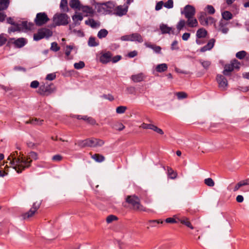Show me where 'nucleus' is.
I'll return each mask as SVG.
<instances>
[{"label": "nucleus", "instance_id": "f257e3e1", "mask_svg": "<svg viewBox=\"0 0 249 249\" xmlns=\"http://www.w3.org/2000/svg\"><path fill=\"white\" fill-rule=\"evenodd\" d=\"M37 159L38 154L35 152L31 151L27 157H25L22 153L16 151L11 153L7 158V162L17 173H20L30 166L33 160H36Z\"/></svg>", "mask_w": 249, "mask_h": 249}, {"label": "nucleus", "instance_id": "f03ea898", "mask_svg": "<svg viewBox=\"0 0 249 249\" xmlns=\"http://www.w3.org/2000/svg\"><path fill=\"white\" fill-rule=\"evenodd\" d=\"M125 201L132 206L133 210L139 212L146 211L145 208L141 204L139 198L136 196H127Z\"/></svg>", "mask_w": 249, "mask_h": 249}, {"label": "nucleus", "instance_id": "7ed1b4c3", "mask_svg": "<svg viewBox=\"0 0 249 249\" xmlns=\"http://www.w3.org/2000/svg\"><path fill=\"white\" fill-rule=\"evenodd\" d=\"M92 4L94 5L98 12L103 14H107L111 12L114 7V4L110 2L101 4L96 3L93 0Z\"/></svg>", "mask_w": 249, "mask_h": 249}, {"label": "nucleus", "instance_id": "20e7f679", "mask_svg": "<svg viewBox=\"0 0 249 249\" xmlns=\"http://www.w3.org/2000/svg\"><path fill=\"white\" fill-rule=\"evenodd\" d=\"M69 18L66 14H56L53 17V24L54 26L65 25L68 23Z\"/></svg>", "mask_w": 249, "mask_h": 249}, {"label": "nucleus", "instance_id": "39448f33", "mask_svg": "<svg viewBox=\"0 0 249 249\" xmlns=\"http://www.w3.org/2000/svg\"><path fill=\"white\" fill-rule=\"evenodd\" d=\"M53 35L52 32L49 29H42L39 30L37 33L34 34V39L38 41L44 37H49Z\"/></svg>", "mask_w": 249, "mask_h": 249}, {"label": "nucleus", "instance_id": "423d86ee", "mask_svg": "<svg viewBox=\"0 0 249 249\" xmlns=\"http://www.w3.org/2000/svg\"><path fill=\"white\" fill-rule=\"evenodd\" d=\"M49 20L47 15L45 13L37 14L35 19V22L37 26H41L47 23Z\"/></svg>", "mask_w": 249, "mask_h": 249}, {"label": "nucleus", "instance_id": "0eeeda50", "mask_svg": "<svg viewBox=\"0 0 249 249\" xmlns=\"http://www.w3.org/2000/svg\"><path fill=\"white\" fill-rule=\"evenodd\" d=\"M181 13L184 15L186 18H193L196 14V9L192 5H187L184 7Z\"/></svg>", "mask_w": 249, "mask_h": 249}, {"label": "nucleus", "instance_id": "6e6552de", "mask_svg": "<svg viewBox=\"0 0 249 249\" xmlns=\"http://www.w3.org/2000/svg\"><path fill=\"white\" fill-rule=\"evenodd\" d=\"M216 79L218 83L219 87L222 90H226L228 86V81L224 76L222 75H218Z\"/></svg>", "mask_w": 249, "mask_h": 249}, {"label": "nucleus", "instance_id": "1a4fd4ad", "mask_svg": "<svg viewBox=\"0 0 249 249\" xmlns=\"http://www.w3.org/2000/svg\"><path fill=\"white\" fill-rule=\"evenodd\" d=\"M112 54L110 52H107L101 54L100 61L103 64H107L111 61Z\"/></svg>", "mask_w": 249, "mask_h": 249}, {"label": "nucleus", "instance_id": "9d476101", "mask_svg": "<svg viewBox=\"0 0 249 249\" xmlns=\"http://www.w3.org/2000/svg\"><path fill=\"white\" fill-rule=\"evenodd\" d=\"M145 78V76L142 72L133 74L131 76V77H130V79L134 83H139V82H142L144 80Z\"/></svg>", "mask_w": 249, "mask_h": 249}, {"label": "nucleus", "instance_id": "9b49d317", "mask_svg": "<svg viewBox=\"0 0 249 249\" xmlns=\"http://www.w3.org/2000/svg\"><path fill=\"white\" fill-rule=\"evenodd\" d=\"M79 10L85 14L86 16H92L94 13L93 9L87 5H82Z\"/></svg>", "mask_w": 249, "mask_h": 249}, {"label": "nucleus", "instance_id": "f8f14e48", "mask_svg": "<svg viewBox=\"0 0 249 249\" xmlns=\"http://www.w3.org/2000/svg\"><path fill=\"white\" fill-rule=\"evenodd\" d=\"M127 9V6H118L115 9V13L119 16L124 15L126 13Z\"/></svg>", "mask_w": 249, "mask_h": 249}, {"label": "nucleus", "instance_id": "ddd939ff", "mask_svg": "<svg viewBox=\"0 0 249 249\" xmlns=\"http://www.w3.org/2000/svg\"><path fill=\"white\" fill-rule=\"evenodd\" d=\"M90 146L91 147L101 146L104 144V142L103 140L97 139H90Z\"/></svg>", "mask_w": 249, "mask_h": 249}, {"label": "nucleus", "instance_id": "4468645a", "mask_svg": "<svg viewBox=\"0 0 249 249\" xmlns=\"http://www.w3.org/2000/svg\"><path fill=\"white\" fill-rule=\"evenodd\" d=\"M77 119L79 120H83L86 122L87 123L91 125H94L96 124V121H95L94 119H93L91 117H88L87 116L78 115L77 116Z\"/></svg>", "mask_w": 249, "mask_h": 249}, {"label": "nucleus", "instance_id": "2eb2a0df", "mask_svg": "<svg viewBox=\"0 0 249 249\" xmlns=\"http://www.w3.org/2000/svg\"><path fill=\"white\" fill-rule=\"evenodd\" d=\"M12 42L17 47L21 48L24 46L26 43V40L24 38H19L17 39H12Z\"/></svg>", "mask_w": 249, "mask_h": 249}, {"label": "nucleus", "instance_id": "dca6fc26", "mask_svg": "<svg viewBox=\"0 0 249 249\" xmlns=\"http://www.w3.org/2000/svg\"><path fill=\"white\" fill-rule=\"evenodd\" d=\"M69 4L71 8L78 10H80L82 5L79 0H71Z\"/></svg>", "mask_w": 249, "mask_h": 249}, {"label": "nucleus", "instance_id": "f3484780", "mask_svg": "<svg viewBox=\"0 0 249 249\" xmlns=\"http://www.w3.org/2000/svg\"><path fill=\"white\" fill-rule=\"evenodd\" d=\"M187 20L186 24L189 27H196L198 26V22L196 18H186Z\"/></svg>", "mask_w": 249, "mask_h": 249}, {"label": "nucleus", "instance_id": "a211bd4d", "mask_svg": "<svg viewBox=\"0 0 249 249\" xmlns=\"http://www.w3.org/2000/svg\"><path fill=\"white\" fill-rule=\"evenodd\" d=\"M167 65L165 63H162L157 65L155 67V71L158 72H163L167 71Z\"/></svg>", "mask_w": 249, "mask_h": 249}, {"label": "nucleus", "instance_id": "6ab92c4d", "mask_svg": "<svg viewBox=\"0 0 249 249\" xmlns=\"http://www.w3.org/2000/svg\"><path fill=\"white\" fill-rule=\"evenodd\" d=\"M19 25L21 26V31L24 30H30L32 29L34 24L27 21H23L21 23H19Z\"/></svg>", "mask_w": 249, "mask_h": 249}, {"label": "nucleus", "instance_id": "aec40b11", "mask_svg": "<svg viewBox=\"0 0 249 249\" xmlns=\"http://www.w3.org/2000/svg\"><path fill=\"white\" fill-rule=\"evenodd\" d=\"M130 37L131 41H137L139 43H142L143 41L142 36L138 33L131 34Z\"/></svg>", "mask_w": 249, "mask_h": 249}, {"label": "nucleus", "instance_id": "412c9836", "mask_svg": "<svg viewBox=\"0 0 249 249\" xmlns=\"http://www.w3.org/2000/svg\"><path fill=\"white\" fill-rule=\"evenodd\" d=\"M86 24L90 26L92 28L98 27L100 26L99 22L94 20L92 18H89L85 21Z\"/></svg>", "mask_w": 249, "mask_h": 249}, {"label": "nucleus", "instance_id": "4be33fe9", "mask_svg": "<svg viewBox=\"0 0 249 249\" xmlns=\"http://www.w3.org/2000/svg\"><path fill=\"white\" fill-rule=\"evenodd\" d=\"M160 29L162 34H170V33L173 32L172 28L168 26L166 24H161L160 25Z\"/></svg>", "mask_w": 249, "mask_h": 249}, {"label": "nucleus", "instance_id": "5701e85b", "mask_svg": "<svg viewBox=\"0 0 249 249\" xmlns=\"http://www.w3.org/2000/svg\"><path fill=\"white\" fill-rule=\"evenodd\" d=\"M207 31L205 29L201 28L197 31L196 36L199 38H204L207 36Z\"/></svg>", "mask_w": 249, "mask_h": 249}, {"label": "nucleus", "instance_id": "b1692460", "mask_svg": "<svg viewBox=\"0 0 249 249\" xmlns=\"http://www.w3.org/2000/svg\"><path fill=\"white\" fill-rule=\"evenodd\" d=\"M83 16L79 13H76L75 14L72 16L73 20L77 24H79L80 22L83 20Z\"/></svg>", "mask_w": 249, "mask_h": 249}, {"label": "nucleus", "instance_id": "393cba45", "mask_svg": "<svg viewBox=\"0 0 249 249\" xmlns=\"http://www.w3.org/2000/svg\"><path fill=\"white\" fill-rule=\"evenodd\" d=\"M178 219L183 224H184L187 227L191 228V229H193L194 227L192 226L190 222L189 219L186 217H183L181 219L178 218Z\"/></svg>", "mask_w": 249, "mask_h": 249}, {"label": "nucleus", "instance_id": "a878e982", "mask_svg": "<svg viewBox=\"0 0 249 249\" xmlns=\"http://www.w3.org/2000/svg\"><path fill=\"white\" fill-rule=\"evenodd\" d=\"M21 26L19 25V24H14L12 25V26L9 28L8 32H14L16 31H21Z\"/></svg>", "mask_w": 249, "mask_h": 249}, {"label": "nucleus", "instance_id": "bb28decb", "mask_svg": "<svg viewBox=\"0 0 249 249\" xmlns=\"http://www.w3.org/2000/svg\"><path fill=\"white\" fill-rule=\"evenodd\" d=\"M233 70V67H232L231 63H230L225 66L223 73L224 75H229V73L231 72Z\"/></svg>", "mask_w": 249, "mask_h": 249}, {"label": "nucleus", "instance_id": "cd10ccee", "mask_svg": "<svg viewBox=\"0 0 249 249\" xmlns=\"http://www.w3.org/2000/svg\"><path fill=\"white\" fill-rule=\"evenodd\" d=\"M9 4V0H0V10L6 9Z\"/></svg>", "mask_w": 249, "mask_h": 249}, {"label": "nucleus", "instance_id": "c85d7f7f", "mask_svg": "<svg viewBox=\"0 0 249 249\" xmlns=\"http://www.w3.org/2000/svg\"><path fill=\"white\" fill-rule=\"evenodd\" d=\"M90 139L79 141L77 144L81 147L90 146Z\"/></svg>", "mask_w": 249, "mask_h": 249}, {"label": "nucleus", "instance_id": "c756f323", "mask_svg": "<svg viewBox=\"0 0 249 249\" xmlns=\"http://www.w3.org/2000/svg\"><path fill=\"white\" fill-rule=\"evenodd\" d=\"M99 44L98 42L96 41V39L93 37H90L88 45L90 47H95L98 46Z\"/></svg>", "mask_w": 249, "mask_h": 249}, {"label": "nucleus", "instance_id": "7c9ffc66", "mask_svg": "<svg viewBox=\"0 0 249 249\" xmlns=\"http://www.w3.org/2000/svg\"><path fill=\"white\" fill-rule=\"evenodd\" d=\"M92 158L97 162H102L105 160V157L101 155L94 154L92 156Z\"/></svg>", "mask_w": 249, "mask_h": 249}, {"label": "nucleus", "instance_id": "2f4dec72", "mask_svg": "<svg viewBox=\"0 0 249 249\" xmlns=\"http://www.w3.org/2000/svg\"><path fill=\"white\" fill-rule=\"evenodd\" d=\"M186 22L184 19L180 20L177 25V28L179 32L185 26Z\"/></svg>", "mask_w": 249, "mask_h": 249}, {"label": "nucleus", "instance_id": "473e14b6", "mask_svg": "<svg viewBox=\"0 0 249 249\" xmlns=\"http://www.w3.org/2000/svg\"><path fill=\"white\" fill-rule=\"evenodd\" d=\"M227 23H225L223 22L222 20H221L220 22V29L219 30L223 33L226 34L228 33L229 31V29L225 26Z\"/></svg>", "mask_w": 249, "mask_h": 249}, {"label": "nucleus", "instance_id": "72a5a7b5", "mask_svg": "<svg viewBox=\"0 0 249 249\" xmlns=\"http://www.w3.org/2000/svg\"><path fill=\"white\" fill-rule=\"evenodd\" d=\"M36 211H35V210H34L31 208L28 212L24 213L23 215V218L24 219L29 218L31 217H32L34 215V214L36 213Z\"/></svg>", "mask_w": 249, "mask_h": 249}, {"label": "nucleus", "instance_id": "f704fd0d", "mask_svg": "<svg viewBox=\"0 0 249 249\" xmlns=\"http://www.w3.org/2000/svg\"><path fill=\"white\" fill-rule=\"evenodd\" d=\"M108 34V31L106 29H101L99 31L97 34V36L99 38L105 37Z\"/></svg>", "mask_w": 249, "mask_h": 249}, {"label": "nucleus", "instance_id": "c9c22d12", "mask_svg": "<svg viewBox=\"0 0 249 249\" xmlns=\"http://www.w3.org/2000/svg\"><path fill=\"white\" fill-rule=\"evenodd\" d=\"M203 15V13H202L200 17L199 18V19L202 25H208L209 21H210L212 22L213 21V18L210 17V18H207L206 19H205V21H204L205 23H204L203 21L202 20Z\"/></svg>", "mask_w": 249, "mask_h": 249}, {"label": "nucleus", "instance_id": "e433bc0d", "mask_svg": "<svg viewBox=\"0 0 249 249\" xmlns=\"http://www.w3.org/2000/svg\"><path fill=\"white\" fill-rule=\"evenodd\" d=\"M168 175L171 179H175L177 177V173L171 168H168Z\"/></svg>", "mask_w": 249, "mask_h": 249}, {"label": "nucleus", "instance_id": "4c0bfd02", "mask_svg": "<svg viewBox=\"0 0 249 249\" xmlns=\"http://www.w3.org/2000/svg\"><path fill=\"white\" fill-rule=\"evenodd\" d=\"M222 18L225 20H229L232 17V14L229 11H224L222 13Z\"/></svg>", "mask_w": 249, "mask_h": 249}, {"label": "nucleus", "instance_id": "58836bf2", "mask_svg": "<svg viewBox=\"0 0 249 249\" xmlns=\"http://www.w3.org/2000/svg\"><path fill=\"white\" fill-rule=\"evenodd\" d=\"M205 184L209 187H213L214 185V182L212 178H209L204 179Z\"/></svg>", "mask_w": 249, "mask_h": 249}, {"label": "nucleus", "instance_id": "ea45409f", "mask_svg": "<svg viewBox=\"0 0 249 249\" xmlns=\"http://www.w3.org/2000/svg\"><path fill=\"white\" fill-rule=\"evenodd\" d=\"M60 7L64 11H68V2L67 0H61Z\"/></svg>", "mask_w": 249, "mask_h": 249}, {"label": "nucleus", "instance_id": "a19ab883", "mask_svg": "<svg viewBox=\"0 0 249 249\" xmlns=\"http://www.w3.org/2000/svg\"><path fill=\"white\" fill-rule=\"evenodd\" d=\"M8 160L6 162V165L5 167H4L5 170L2 172L1 170H0V177H3L4 176L8 174V170L6 169V168H8L9 167H11V165L9 164V162H7Z\"/></svg>", "mask_w": 249, "mask_h": 249}, {"label": "nucleus", "instance_id": "79ce46f5", "mask_svg": "<svg viewBox=\"0 0 249 249\" xmlns=\"http://www.w3.org/2000/svg\"><path fill=\"white\" fill-rule=\"evenodd\" d=\"M118 218L114 215H109L106 218V221L108 224L111 223L113 221L117 220Z\"/></svg>", "mask_w": 249, "mask_h": 249}, {"label": "nucleus", "instance_id": "37998d69", "mask_svg": "<svg viewBox=\"0 0 249 249\" xmlns=\"http://www.w3.org/2000/svg\"><path fill=\"white\" fill-rule=\"evenodd\" d=\"M114 127L117 130L121 131L124 128L125 126L122 123L118 122L114 124Z\"/></svg>", "mask_w": 249, "mask_h": 249}, {"label": "nucleus", "instance_id": "c03bdc74", "mask_svg": "<svg viewBox=\"0 0 249 249\" xmlns=\"http://www.w3.org/2000/svg\"><path fill=\"white\" fill-rule=\"evenodd\" d=\"M127 107L125 106H119L116 108V112L118 114H123L126 111Z\"/></svg>", "mask_w": 249, "mask_h": 249}, {"label": "nucleus", "instance_id": "a18cd8bd", "mask_svg": "<svg viewBox=\"0 0 249 249\" xmlns=\"http://www.w3.org/2000/svg\"><path fill=\"white\" fill-rule=\"evenodd\" d=\"M233 69H238L240 68V63L236 60H233L231 62Z\"/></svg>", "mask_w": 249, "mask_h": 249}, {"label": "nucleus", "instance_id": "49530a36", "mask_svg": "<svg viewBox=\"0 0 249 249\" xmlns=\"http://www.w3.org/2000/svg\"><path fill=\"white\" fill-rule=\"evenodd\" d=\"M55 90V87L52 88L51 86H47L45 88V94L46 93L51 94Z\"/></svg>", "mask_w": 249, "mask_h": 249}, {"label": "nucleus", "instance_id": "de8ad7c7", "mask_svg": "<svg viewBox=\"0 0 249 249\" xmlns=\"http://www.w3.org/2000/svg\"><path fill=\"white\" fill-rule=\"evenodd\" d=\"M74 67L76 69H81L85 67V63L83 61H80L78 63H74Z\"/></svg>", "mask_w": 249, "mask_h": 249}, {"label": "nucleus", "instance_id": "09e8293b", "mask_svg": "<svg viewBox=\"0 0 249 249\" xmlns=\"http://www.w3.org/2000/svg\"><path fill=\"white\" fill-rule=\"evenodd\" d=\"M153 125V124H148L143 123L140 126V127L143 129H150L152 130Z\"/></svg>", "mask_w": 249, "mask_h": 249}, {"label": "nucleus", "instance_id": "8fccbe9b", "mask_svg": "<svg viewBox=\"0 0 249 249\" xmlns=\"http://www.w3.org/2000/svg\"><path fill=\"white\" fill-rule=\"evenodd\" d=\"M247 54V53L244 51H242L238 52L236 54V56L239 59L243 58Z\"/></svg>", "mask_w": 249, "mask_h": 249}, {"label": "nucleus", "instance_id": "3c124183", "mask_svg": "<svg viewBox=\"0 0 249 249\" xmlns=\"http://www.w3.org/2000/svg\"><path fill=\"white\" fill-rule=\"evenodd\" d=\"M152 130H153V131H154L155 132L158 133V134H160V135H163L164 134V132L163 131V130L158 127L157 126L153 124V127L152 128Z\"/></svg>", "mask_w": 249, "mask_h": 249}, {"label": "nucleus", "instance_id": "603ef678", "mask_svg": "<svg viewBox=\"0 0 249 249\" xmlns=\"http://www.w3.org/2000/svg\"><path fill=\"white\" fill-rule=\"evenodd\" d=\"M206 11L210 14H213L215 12V10L212 5H207L205 8Z\"/></svg>", "mask_w": 249, "mask_h": 249}, {"label": "nucleus", "instance_id": "864d4df0", "mask_svg": "<svg viewBox=\"0 0 249 249\" xmlns=\"http://www.w3.org/2000/svg\"><path fill=\"white\" fill-rule=\"evenodd\" d=\"M42 122H43L42 120L38 121L37 119H33V120H31L30 122H26V123L27 124L31 123L33 124L40 125L42 124Z\"/></svg>", "mask_w": 249, "mask_h": 249}, {"label": "nucleus", "instance_id": "5fc2aeb1", "mask_svg": "<svg viewBox=\"0 0 249 249\" xmlns=\"http://www.w3.org/2000/svg\"><path fill=\"white\" fill-rule=\"evenodd\" d=\"M73 48L74 47L72 45H68L66 46L65 50V54L67 56H68L70 54L71 50H72Z\"/></svg>", "mask_w": 249, "mask_h": 249}, {"label": "nucleus", "instance_id": "6e6d98bb", "mask_svg": "<svg viewBox=\"0 0 249 249\" xmlns=\"http://www.w3.org/2000/svg\"><path fill=\"white\" fill-rule=\"evenodd\" d=\"M45 85L41 86L38 89L37 92L41 95H45Z\"/></svg>", "mask_w": 249, "mask_h": 249}, {"label": "nucleus", "instance_id": "4d7b16f0", "mask_svg": "<svg viewBox=\"0 0 249 249\" xmlns=\"http://www.w3.org/2000/svg\"><path fill=\"white\" fill-rule=\"evenodd\" d=\"M164 7L167 8H171L173 7V1L172 0H168L164 4Z\"/></svg>", "mask_w": 249, "mask_h": 249}, {"label": "nucleus", "instance_id": "13d9d810", "mask_svg": "<svg viewBox=\"0 0 249 249\" xmlns=\"http://www.w3.org/2000/svg\"><path fill=\"white\" fill-rule=\"evenodd\" d=\"M177 96L179 99L185 98L187 96V94L183 92H179L177 93Z\"/></svg>", "mask_w": 249, "mask_h": 249}, {"label": "nucleus", "instance_id": "bf43d9fd", "mask_svg": "<svg viewBox=\"0 0 249 249\" xmlns=\"http://www.w3.org/2000/svg\"><path fill=\"white\" fill-rule=\"evenodd\" d=\"M215 40L213 39H211L209 40V42L206 45L207 47L210 50L213 47Z\"/></svg>", "mask_w": 249, "mask_h": 249}, {"label": "nucleus", "instance_id": "052dcab7", "mask_svg": "<svg viewBox=\"0 0 249 249\" xmlns=\"http://www.w3.org/2000/svg\"><path fill=\"white\" fill-rule=\"evenodd\" d=\"M178 42L176 40L174 41L171 44V50H178L179 48L178 46Z\"/></svg>", "mask_w": 249, "mask_h": 249}, {"label": "nucleus", "instance_id": "680f3d73", "mask_svg": "<svg viewBox=\"0 0 249 249\" xmlns=\"http://www.w3.org/2000/svg\"><path fill=\"white\" fill-rule=\"evenodd\" d=\"M51 49L52 50L56 52L59 50L60 48L58 46L56 43L53 42L52 43Z\"/></svg>", "mask_w": 249, "mask_h": 249}, {"label": "nucleus", "instance_id": "e2e57ef3", "mask_svg": "<svg viewBox=\"0 0 249 249\" xmlns=\"http://www.w3.org/2000/svg\"><path fill=\"white\" fill-rule=\"evenodd\" d=\"M56 77V75L55 73H50L48 74L46 77V79L48 80H53Z\"/></svg>", "mask_w": 249, "mask_h": 249}, {"label": "nucleus", "instance_id": "0e129e2a", "mask_svg": "<svg viewBox=\"0 0 249 249\" xmlns=\"http://www.w3.org/2000/svg\"><path fill=\"white\" fill-rule=\"evenodd\" d=\"M39 82L36 80H35V81H32L31 83L30 87L32 88L36 89L39 86Z\"/></svg>", "mask_w": 249, "mask_h": 249}, {"label": "nucleus", "instance_id": "69168bd1", "mask_svg": "<svg viewBox=\"0 0 249 249\" xmlns=\"http://www.w3.org/2000/svg\"><path fill=\"white\" fill-rule=\"evenodd\" d=\"M6 41V38L4 36V35L1 34L0 35V46H1Z\"/></svg>", "mask_w": 249, "mask_h": 249}, {"label": "nucleus", "instance_id": "338daca9", "mask_svg": "<svg viewBox=\"0 0 249 249\" xmlns=\"http://www.w3.org/2000/svg\"><path fill=\"white\" fill-rule=\"evenodd\" d=\"M150 223L152 224V226H155V224H162L163 221L160 219L159 220H152L149 221Z\"/></svg>", "mask_w": 249, "mask_h": 249}, {"label": "nucleus", "instance_id": "774afa93", "mask_svg": "<svg viewBox=\"0 0 249 249\" xmlns=\"http://www.w3.org/2000/svg\"><path fill=\"white\" fill-rule=\"evenodd\" d=\"M201 64L204 68L207 69L210 66L211 62L209 61H203L201 62Z\"/></svg>", "mask_w": 249, "mask_h": 249}]
</instances>
